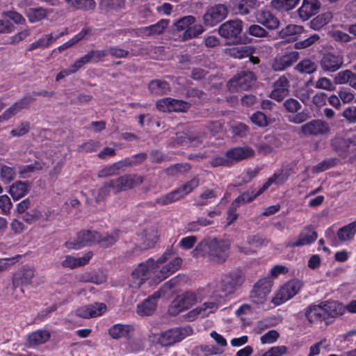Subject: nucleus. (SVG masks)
<instances>
[{
	"instance_id": "obj_40",
	"label": "nucleus",
	"mask_w": 356,
	"mask_h": 356,
	"mask_svg": "<svg viewBox=\"0 0 356 356\" xmlns=\"http://www.w3.org/2000/svg\"><path fill=\"white\" fill-rule=\"evenodd\" d=\"M169 19H161L157 23L141 29V33L146 36L161 34L168 26Z\"/></svg>"
},
{
	"instance_id": "obj_36",
	"label": "nucleus",
	"mask_w": 356,
	"mask_h": 356,
	"mask_svg": "<svg viewBox=\"0 0 356 356\" xmlns=\"http://www.w3.org/2000/svg\"><path fill=\"white\" fill-rule=\"evenodd\" d=\"M51 334L48 330H38L31 333L27 338V343L30 347H35L46 343Z\"/></svg>"
},
{
	"instance_id": "obj_42",
	"label": "nucleus",
	"mask_w": 356,
	"mask_h": 356,
	"mask_svg": "<svg viewBox=\"0 0 356 356\" xmlns=\"http://www.w3.org/2000/svg\"><path fill=\"white\" fill-rule=\"evenodd\" d=\"M148 88L151 93L156 95H162L170 91L169 83L159 79L151 81L148 84Z\"/></svg>"
},
{
	"instance_id": "obj_33",
	"label": "nucleus",
	"mask_w": 356,
	"mask_h": 356,
	"mask_svg": "<svg viewBox=\"0 0 356 356\" xmlns=\"http://www.w3.org/2000/svg\"><path fill=\"white\" fill-rule=\"evenodd\" d=\"M130 164H131V163L129 160L119 161L101 169L98 172L97 175L99 177H107L115 175L119 171L124 170Z\"/></svg>"
},
{
	"instance_id": "obj_21",
	"label": "nucleus",
	"mask_w": 356,
	"mask_h": 356,
	"mask_svg": "<svg viewBox=\"0 0 356 356\" xmlns=\"http://www.w3.org/2000/svg\"><path fill=\"white\" fill-rule=\"evenodd\" d=\"M330 131L329 124L321 120H312L301 127V132L305 136L323 135Z\"/></svg>"
},
{
	"instance_id": "obj_18",
	"label": "nucleus",
	"mask_w": 356,
	"mask_h": 356,
	"mask_svg": "<svg viewBox=\"0 0 356 356\" xmlns=\"http://www.w3.org/2000/svg\"><path fill=\"white\" fill-rule=\"evenodd\" d=\"M227 15V7L223 4H218L207 10L203 16L206 26H213L222 21Z\"/></svg>"
},
{
	"instance_id": "obj_47",
	"label": "nucleus",
	"mask_w": 356,
	"mask_h": 356,
	"mask_svg": "<svg viewBox=\"0 0 356 356\" xmlns=\"http://www.w3.org/2000/svg\"><path fill=\"white\" fill-rule=\"evenodd\" d=\"M76 9L83 10H93L96 3L94 0H65Z\"/></svg>"
},
{
	"instance_id": "obj_49",
	"label": "nucleus",
	"mask_w": 356,
	"mask_h": 356,
	"mask_svg": "<svg viewBox=\"0 0 356 356\" xmlns=\"http://www.w3.org/2000/svg\"><path fill=\"white\" fill-rule=\"evenodd\" d=\"M118 239V233L117 231H114L111 234H105L101 235L99 234L98 240L97 243H99L102 247H109L113 245Z\"/></svg>"
},
{
	"instance_id": "obj_2",
	"label": "nucleus",
	"mask_w": 356,
	"mask_h": 356,
	"mask_svg": "<svg viewBox=\"0 0 356 356\" xmlns=\"http://www.w3.org/2000/svg\"><path fill=\"white\" fill-rule=\"evenodd\" d=\"M229 249L228 242L210 238L200 242L193 250V255L207 257L212 261L222 263L227 258Z\"/></svg>"
},
{
	"instance_id": "obj_54",
	"label": "nucleus",
	"mask_w": 356,
	"mask_h": 356,
	"mask_svg": "<svg viewBox=\"0 0 356 356\" xmlns=\"http://www.w3.org/2000/svg\"><path fill=\"white\" fill-rule=\"evenodd\" d=\"M302 31V26L295 24H289L283 28L279 32V36L281 38H285L288 36H293L300 33Z\"/></svg>"
},
{
	"instance_id": "obj_25",
	"label": "nucleus",
	"mask_w": 356,
	"mask_h": 356,
	"mask_svg": "<svg viewBox=\"0 0 356 356\" xmlns=\"http://www.w3.org/2000/svg\"><path fill=\"white\" fill-rule=\"evenodd\" d=\"M317 238V234L309 227H305L301 231L298 236L287 243L286 246L290 248L304 246L311 244Z\"/></svg>"
},
{
	"instance_id": "obj_57",
	"label": "nucleus",
	"mask_w": 356,
	"mask_h": 356,
	"mask_svg": "<svg viewBox=\"0 0 356 356\" xmlns=\"http://www.w3.org/2000/svg\"><path fill=\"white\" fill-rule=\"evenodd\" d=\"M140 240L143 241L138 244V246L140 250H146L152 248L156 243V238L153 234H143L140 236Z\"/></svg>"
},
{
	"instance_id": "obj_26",
	"label": "nucleus",
	"mask_w": 356,
	"mask_h": 356,
	"mask_svg": "<svg viewBox=\"0 0 356 356\" xmlns=\"http://www.w3.org/2000/svg\"><path fill=\"white\" fill-rule=\"evenodd\" d=\"M343 63L342 56L334 54H325L321 60V66L325 72H336Z\"/></svg>"
},
{
	"instance_id": "obj_43",
	"label": "nucleus",
	"mask_w": 356,
	"mask_h": 356,
	"mask_svg": "<svg viewBox=\"0 0 356 356\" xmlns=\"http://www.w3.org/2000/svg\"><path fill=\"white\" fill-rule=\"evenodd\" d=\"M217 197V193L211 189L204 190L200 195L195 200L194 204L197 207L206 206L213 202Z\"/></svg>"
},
{
	"instance_id": "obj_15",
	"label": "nucleus",
	"mask_w": 356,
	"mask_h": 356,
	"mask_svg": "<svg viewBox=\"0 0 356 356\" xmlns=\"http://www.w3.org/2000/svg\"><path fill=\"white\" fill-rule=\"evenodd\" d=\"M255 22L268 30H275L280 26L279 19L267 8L257 10L254 13Z\"/></svg>"
},
{
	"instance_id": "obj_10",
	"label": "nucleus",
	"mask_w": 356,
	"mask_h": 356,
	"mask_svg": "<svg viewBox=\"0 0 356 356\" xmlns=\"http://www.w3.org/2000/svg\"><path fill=\"white\" fill-rule=\"evenodd\" d=\"M144 179L138 175H124L117 179L109 181L110 186L116 193L131 189L140 185Z\"/></svg>"
},
{
	"instance_id": "obj_32",
	"label": "nucleus",
	"mask_w": 356,
	"mask_h": 356,
	"mask_svg": "<svg viewBox=\"0 0 356 356\" xmlns=\"http://www.w3.org/2000/svg\"><path fill=\"white\" fill-rule=\"evenodd\" d=\"M92 257V252H88L84 255L79 257L67 255L61 261V265L64 268H69L71 269L83 266L89 262Z\"/></svg>"
},
{
	"instance_id": "obj_61",
	"label": "nucleus",
	"mask_w": 356,
	"mask_h": 356,
	"mask_svg": "<svg viewBox=\"0 0 356 356\" xmlns=\"http://www.w3.org/2000/svg\"><path fill=\"white\" fill-rule=\"evenodd\" d=\"M32 101L33 99L31 97H25L13 104L10 108L13 110L14 115H16L22 109L26 108Z\"/></svg>"
},
{
	"instance_id": "obj_48",
	"label": "nucleus",
	"mask_w": 356,
	"mask_h": 356,
	"mask_svg": "<svg viewBox=\"0 0 356 356\" xmlns=\"http://www.w3.org/2000/svg\"><path fill=\"white\" fill-rule=\"evenodd\" d=\"M227 51L230 56L239 59L248 57L252 54V50L248 46L233 47Z\"/></svg>"
},
{
	"instance_id": "obj_20",
	"label": "nucleus",
	"mask_w": 356,
	"mask_h": 356,
	"mask_svg": "<svg viewBox=\"0 0 356 356\" xmlns=\"http://www.w3.org/2000/svg\"><path fill=\"white\" fill-rule=\"evenodd\" d=\"M290 83L288 78L282 75L273 83V90L269 97L275 101L281 102L289 94Z\"/></svg>"
},
{
	"instance_id": "obj_1",
	"label": "nucleus",
	"mask_w": 356,
	"mask_h": 356,
	"mask_svg": "<svg viewBox=\"0 0 356 356\" xmlns=\"http://www.w3.org/2000/svg\"><path fill=\"white\" fill-rule=\"evenodd\" d=\"M169 255L170 253L165 252L156 261L149 259L139 264L131 273L129 286L138 289L149 278H151L152 284H156L177 271L181 267V259L175 257L163 265L168 259Z\"/></svg>"
},
{
	"instance_id": "obj_23",
	"label": "nucleus",
	"mask_w": 356,
	"mask_h": 356,
	"mask_svg": "<svg viewBox=\"0 0 356 356\" xmlns=\"http://www.w3.org/2000/svg\"><path fill=\"white\" fill-rule=\"evenodd\" d=\"M219 306L220 303L218 301L205 302L202 305L190 311L187 314V316L191 321L197 318H204L208 316L210 314L214 313Z\"/></svg>"
},
{
	"instance_id": "obj_44",
	"label": "nucleus",
	"mask_w": 356,
	"mask_h": 356,
	"mask_svg": "<svg viewBox=\"0 0 356 356\" xmlns=\"http://www.w3.org/2000/svg\"><path fill=\"white\" fill-rule=\"evenodd\" d=\"M356 232V220L340 228L337 232L339 239L343 242L352 239Z\"/></svg>"
},
{
	"instance_id": "obj_3",
	"label": "nucleus",
	"mask_w": 356,
	"mask_h": 356,
	"mask_svg": "<svg viewBox=\"0 0 356 356\" xmlns=\"http://www.w3.org/2000/svg\"><path fill=\"white\" fill-rule=\"evenodd\" d=\"M199 185L200 179L197 177H195L174 191L160 196L156 199V202L161 205H166L178 201L191 193Z\"/></svg>"
},
{
	"instance_id": "obj_17",
	"label": "nucleus",
	"mask_w": 356,
	"mask_h": 356,
	"mask_svg": "<svg viewBox=\"0 0 356 356\" xmlns=\"http://www.w3.org/2000/svg\"><path fill=\"white\" fill-rule=\"evenodd\" d=\"M320 305L324 317V321L327 323L330 319L337 318L343 314L345 312L344 306L338 301H323L320 303Z\"/></svg>"
},
{
	"instance_id": "obj_34",
	"label": "nucleus",
	"mask_w": 356,
	"mask_h": 356,
	"mask_svg": "<svg viewBox=\"0 0 356 356\" xmlns=\"http://www.w3.org/2000/svg\"><path fill=\"white\" fill-rule=\"evenodd\" d=\"M206 138V134L203 132H197L196 134H186L181 133L177 135L176 140L178 143L184 145L197 146L202 143V140Z\"/></svg>"
},
{
	"instance_id": "obj_19",
	"label": "nucleus",
	"mask_w": 356,
	"mask_h": 356,
	"mask_svg": "<svg viewBox=\"0 0 356 356\" xmlns=\"http://www.w3.org/2000/svg\"><path fill=\"white\" fill-rule=\"evenodd\" d=\"M107 307L103 302H95L79 307L76 315L83 318H92L102 316L106 312Z\"/></svg>"
},
{
	"instance_id": "obj_4",
	"label": "nucleus",
	"mask_w": 356,
	"mask_h": 356,
	"mask_svg": "<svg viewBox=\"0 0 356 356\" xmlns=\"http://www.w3.org/2000/svg\"><path fill=\"white\" fill-rule=\"evenodd\" d=\"M199 185L200 179L197 177H195L174 191L160 196L156 199V202L161 205H166L178 201L191 193Z\"/></svg>"
},
{
	"instance_id": "obj_37",
	"label": "nucleus",
	"mask_w": 356,
	"mask_h": 356,
	"mask_svg": "<svg viewBox=\"0 0 356 356\" xmlns=\"http://www.w3.org/2000/svg\"><path fill=\"white\" fill-rule=\"evenodd\" d=\"M134 332V327L131 325L115 324L108 330L110 336L113 339L129 337Z\"/></svg>"
},
{
	"instance_id": "obj_31",
	"label": "nucleus",
	"mask_w": 356,
	"mask_h": 356,
	"mask_svg": "<svg viewBox=\"0 0 356 356\" xmlns=\"http://www.w3.org/2000/svg\"><path fill=\"white\" fill-rule=\"evenodd\" d=\"M291 174V168L282 167L278 172L270 177L262 186L263 190H267L273 184H280L286 181Z\"/></svg>"
},
{
	"instance_id": "obj_50",
	"label": "nucleus",
	"mask_w": 356,
	"mask_h": 356,
	"mask_svg": "<svg viewBox=\"0 0 356 356\" xmlns=\"http://www.w3.org/2000/svg\"><path fill=\"white\" fill-rule=\"evenodd\" d=\"M42 164L38 161H35L34 163L29 165H19L18 167V171L20 176L22 178H25L27 177L30 173L42 170Z\"/></svg>"
},
{
	"instance_id": "obj_24",
	"label": "nucleus",
	"mask_w": 356,
	"mask_h": 356,
	"mask_svg": "<svg viewBox=\"0 0 356 356\" xmlns=\"http://www.w3.org/2000/svg\"><path fill=\"white\" fill-rule=\"evenodd\" d=\"M219 306L220 303L218 301L205 302L202 305L190 311L187 314V316L191 321L197 318H204L208 316L210 314L214 313Z\"/></svg>"
},
{
	"instance_id": "obj_55",
	"label": "nucleus",
	"mask_w": 356,
	"mask_h": 356,
	"mask_svg": "<svg viewBox=\"0 0 356 356\" xmlns=\"http://www.w3.org/2000/svg\"><path fill=\"white\" fill-rule=\"evenodd\" d=\"M110 188H111L110 184L109 182H107L102 187L97 190L92 191V195L95 198L96 202L103 201L108 195Z\"/></svg>"
},
{
	"instance_id": "obj_39",
	"label": "nucleus",
	"mask_w": 356,
	"mask_h": 356,
	"mask_svg": "<svg viewBox=\"0 0 356 356\" xmlns=\"http://www.w3.org/2000/svg\"><path fill=\"white\" fill-rule=\"evenodd\" d=\"M52 12L51 9L38 7L30 8L26 13V15L31 23H35L47 18L48 15Z\"/></svg>"
},
{
	"instance_id": "obj_53",
	"label": "nucleus",
	"mask_w": 356,
	"mask_h": 356,
	"mask_svg": "<svg viewBox=\"0 0 356 356\" xmlns=\"http://www.w3.org/2000/svg\"><path fill=\"white\" fill-rule=\"evenodd\" d=\"M190 169L191 165L188 163H177L168 167L166 169V173L170 176H175L178 174L187 172Z\"/></svg>"
},
{
	"instance_id": "obj_7",
	"label": "nucleus",
	"mask_w": 356,
	"mask_h": 356,
	"mask_svg": "<svg viewBox=\"0 0 356 356\" xmlns=\"http://www.w3.org/2000/svg\"><path fill=\"white\" fill-rule=\"evenodd\" d=\"M302 286L298 280H291L283 284L272 298V303L277 306L282 305L296 295Z\"/></svg>"
},
{
	"instance_id": "obj_58",
	"label": "nucleus",
	"mask_w": 356,
	"mask_h": 356,
	"mask_svg": "<svg viewBox=\"0 0 356 356\" xmlns=\"http://www.w3.org/2000/svg\"><path fill=\"white\" fill-rule=\"evenodd\" d=\"M248 33L249 35L257 37L265 38L268 35V32L261 26L259 24L250 25L248 28Z\"/></svg>"
},
{
	"instance_id": "obj_30",
	"label": "nucleus",
	"mask_w": 356,
	"mask_h": 356,
	"mask_svg": "<svg viewBox=\"0 0 356 356\" xmlns=\"http://www.w3.org/2000/svg\"><path fill=\"white\" fill-rule=\"evenodd\" d=\"M321 4L318 0H303L301 7L298 9L299 17L304 21L316 15Z\"/></svg>"
},
{
	"instance_id": "obj_6",
	"label": "nucleus",
	"mask_w": 356,
	"mask_h": 356,
	"mask_svg": "<svg viewBox=\"0 0 356 356\" xmlns=\"http://www.w3.org/2000/svg\"><path fill=\"white\" fill-rule=\"evenodd\" d=\"M243 281L242 273L239 270H234L223 275L218 282L217 287L220 291L228 296L234 293L236 289L241 286Z\"/></svg>"
},
{
	"instance_id": "obj_14",
	"label": "nucleus",
	"mask_w": 356,
	"mask_h": 356,
	"mask_svg": "<svg viewBox=\"0 0 356 356\" xmlns=\"http://www.w3.org/2000/svg\"><path fill=\"white\" fill-rule=\"evenodd\" d=\"M243 22L239 19L228 20L219 26L218 33L226 39H237L243 30Z\"/></svg>"
},
{
	"instance_id": "obj_45",
	"label": "nucleus",
	"mask_w": 356,
	"mask_h": 356,
	"mask_svg": "<svg viewBox=\"0 0 356 356\" xmlns=\"http://www.w3.org/2000/svg\"><path fill=\"white\" fill-rule=\"evenodd\" d=\"M156 307V302L151 301V300L146 298L137 305L136 313L141 316H149L154 312Z\"/></svg>"
},
{
	"instance_id": "obj_59",
	"label": "nucleus",
	"mask_w": 356,
	"mask_h": 356,
	"mask_svg": "<svg viewBox=\"0 0 356 356\" xmlns=\"http://www.w3.org/2000/svg\"><path fill=\"white\" fill-rule=\"evenodd\" d=\"M283 106L286 111L291 113H296L298 112L302 107L300 102L293 98H289L285 100Z\"/></svg>"
},
{
	"instance_id": "obj_28",
	"label": "nucleus",
	"mask_w": 356,
	"mask_h": 356,
	"mask_svg": "<svg viewBox=\"0 0 356 356\" xmlns=\"http://www.w3.org/2000/svg\"><path fill=\"white\" fill-rule=\"evenodd\" d=\"M298 56L299 54L297 51H291L283 56H276L272 63V68L275 71H283L296 62Z\"/></svg>"
},
{
	"instance_id": "obj_56",
	"label": "nucleus",
	"mask_w": 356,
	"mask_h": 356,
	"mask_svg": "<svg viewBox=\"0 0 356 356\" xmlns=\"http://www.w3.org/2000/svg\"><path fill=\"white\" fill-rule=\"evenodd\" d=\"M353 72L344 70L337 73L334 76V83L337 85H348Z\"/></svg>"
},
{
	"instance_id": "obj_64",
	"label": "nucleus",
	"mask_w": 356,
	"mask_h": 356,
	"mask_svg": "<svg viewBox=\"0 0 356 356\" xmlns=\"http://www.w3.org/2000/svg\"><path fill=\"white\" fill-rule=\"evenodd\" d=\"M342 116L350 124L356 122V106H349L342 113Z\"/></svg>"
},
{
	"instance_id": "obj_38",
	"label": "nucleus",
	"mask_w": 356,
	"mask_h": 356,
	"mask_svg": "<svg viewBox=\"0 0 356 356\" xmlns=\"http://www.w3.org/2000/svg\"><path fill=\"white\" fill-rule=\"evenodd\" d=\"M305 316L307 320L311 323H317L320 321H324V317L320 304L312 305L307 307L305 310Z\"/></svg>"
},
{
	"instance_id": "obj_5",
	"label": "nucleus",
	"mask_w": 356,
	"mask_h": 356,
	"mask_svg": "<svg viewBox=\"0 0 356 356\" xmlns=\"http://www.w3.org/2000/svg\"><path fill=\"white\" fill-rule=\"evenodd\" d=\"M196 20L195 17L188 15L179 18L174 22V26L178 31H184L182 38L188 40L197 37L204 32L201 24H195Z\"/></svg>"
},
{
	"instance_id": "obj_9",
	"label": "nucleus",
	"mask_w": 356,
	"mask_h": 356,
	"mask_svg": "<svg viewBox=\"0 0 356 356\" xmlns=\"http://www.w3.org/2000/svg\"><path fill=\"white\" fill-rule=\"evenodd\" d=\"M193 329L189 326L170 329L159 336L158 342L163 346H171L191 335Z\"/></svg>"
},
{
	"instance_id": "obj_46",
	"label": "nucleus",
	"mask_w": 356,
	"mask_h": 356,
	"mask_svg": "<svg viewBox=\"0 0 356 356\" xmlns=\"http://www.w3.org/2000/svg\"><path fill=\"white\" fill-rule=\"evenodd\" d=\"M332 17V14L330 12L319 15L310 22V27L314 30H319L328 24Z\"/></svg>"
},
{
	"instance_id": "obj_22",
	"label": "nucleus",
	"mask_w": 356,
	"mask_h": 356,
	"mask_svg": "<svg viewBox=\"0 0 356 356\" xmlns=\"http://www.w3.org/2000/svg\"><path fill=\"white\" fill-rule=\"evenodd\" d=\"M219 306L220 303L218 301L205 302L202 305L190 311L187 314V316L191 321L197 318H204L208 316L210 314L214 313Z\"/></svg>"
},
{
	"instance_id": "obj_35",
	"label": "nucleus",
	"mask_w": 356,
	"mask_h": 356,
	"mask_svg": "<svg viewBox=\"0 0 356 356\" xmlns=\"http://www.w3.org/2000/svg\"><path fill=\"white\" fill-rule=\"evenodd\" d=\"M258 6L257 0H238L234 4L232 10L236 15H245Z\"/></svg>"
},
{
	"instance_id": "obj_60",
	"label": "nucleus",
	"mask_w": 356,
	"mask_h": 356,
	"mask_svg": "<svg viewBox=\"0 0 356 356\" xmlns=\"http://www.w3.org/2000/svg\"><path fill=\"white\" fill-rule=\"evenodd\" d=\"M252 122L259 127H265L268 125L266 116L261 111L253 113L250 118Z\"/></svg>"
},
{
	"instance_id": "obj_27",
	"label": "nucleus",
	"mask_w": 356,
	"mask_h": 356,
	"mask_svg": "<svg viewBox=\"0 0 356 356\" xmlns=\"http://www.w3.org/2000/svg\"><path fill=\"white\" fill-rule=\"evenodd\" d=\"M254 154V149L247 145L230 149L226 152V155L231 164L241 160L249 159Z\"/></svg>"
},
{
	"instance_id": "obj_13",
	"label": "nucleus",
	"mask_w": 356,
	"mask_h": 356,
	"mask_svg": "<svg viewBox=\"0 0 356 356\" xmlns=\"http://www.w3.org/2000/svg\"><path fill=\"white\" fill-rule=\"evenodd\" d=\"M98 238L99 233L97 232L83 231L78 233L75 238L67 241L65 245L68 249L78 250L96 243Z\"/></svg>"
},
{
	"instance_id": "obj_12",
	"label": "nucleus",
	"mask_w": 356,
	"mask_h": 356,
	"mask_svg": "<svg viewBox=\"0 0 356 356\" xmlns=\"http://www.w3.org/2000/svg\"><path fill=\"white\" fill-rule=\"evenodd\" d=\"M273 286L272 282L268 278L259 280L250 292V298L256 305L264 304L267 296L270 292Z\"/></svg>"
},
{
	"instance_id": "obj_62",
	"label": "nucleus",
	"mask_w": 356,
	"mask_h": 356,
	"mask_svg": "<svg viewBox=\"0 0 356 356\" xmlns=\"http://www.w3.org/2000/svg\"><path fill=\"white\" fill-rule=\"evenodd\" d=\"M15 175V170L9 166L3 165L1 168V178L5 183L12 181Z\"/></svg>"
},
{
	"instance_id": "obj_11",
	"label": "nucleus",
	"mask_w": 356,
	"mask_h": 356,
	"mask_svg": "<svg viewBox=\"0 0 356 356\" xmlns=\"http://www.w3.org/2000/svg\"><path fill=\"white\" fill-rule=\"evenodd\" d=\"M197 302V298L193 292H186L176 297L168 308L170 315L175 316L189 309Z\"/></svg>"
},
{
	"instance_id": "obj_52",
	"label": "nucleus",
	"mask_w": 356,
	"mask_h": 356,
	"mask_svg": "<svg viewBox=\"0 0 356 356\" xmlns=\"http://www.w3.org/2000/svg\"><path fill=\"white\" fill-rule=\"evenodd\" d=\"M296 69L301 73L312 74L316 70V65L309 59H305L296 65Z\"/></svg>"
},
{
	"instance_id": "obj_16",
	"label": "nucleus",
	"mask_w": 356,
	"mask_h": 356,
	"mask_svg": "<svg viewBox=\"0 0 356 356\" xmlns=\"http://www.w3.org/2000/svg\"><path fill=\"white\" fill-rule=\"evenodd\" d=\"M189 107L190 104L186 102L170 97L163 98L156 102V108L162 112H185Z\"/></svg>"
},
{
	"instance_id": "obj_63",
	"label": "nucleus",
	"mask_w": 356,
	"mask_h": 356,
	"mask_svg": "<svg viewBox=\"0 0 356 356\" xmlns=\"http://www.w3.org/2000/svg\"><path fill=\"white\" fill-rule=\"evenodd\" d=\"M337 93L341 101L344 104L352 102L356 97L355 94L348 88H341Z\"/></svg>"
},
{
	"instance_id": "obj_8",
	"label": "nucleus",
	"mask_w": 356,
	"mask_h": 356,
	"mask_svg": "<svg viewBox=\"0 0 356 356\" xmlns=\"http://www.w3.org/2000/svg\"><path fill=\"white\" fill-rule=\"evenodd\" d=\"M256 82L254 74L250 71H242L230 79L227 86L232 92H238L241 90H248L252 88Z\"/></svg>"
},
{
	"instance_id": "obj_41",
	"label": "nucleus",
	"mask_w": 356,
	"mask_h": 356,
	"mask_svg": "<svg viewBox=\"0 0 356 356\" xmlns=\"http://www.w3.org/2000/svg\"><path fill=\"white\" fill-rule=\"evenodd\" d=\"M30 188L29 182L17 181L10 186L9 193L14 200H17L24 196Z\"/></svg>"
},
{
	"instance_id": "obj_51",
	"label": "nucleus",
	"mask_w": 356,
	"mask_h": 356,
	"mask_svg": "<svg viewBox=\"0 0 356 356\" xmlns=\"http://www.w3.org/2000/svg\"><path fill=\"white\" fill-rule=\"evenodd\" d=\"M339 160L337 158H331L324 160L317 165L313 166L312 171L313 173H319L337 165Z\"/></svg>"
},
{
	"instance_id": "obj_29",
	"label": "nucleus",
	"mask_w": 356,
	"mask_h": 356,
	"mask_svg": "<svg viewBox=\"0 0 356 356\" xmlns=\"http://www.w3.org/2000/svg\"><path fill=\"white\" fill-rule=\"evenodd\" d=\"M34 277V269L24 266L13 277V286L15 289L19 286L29 285Z\"/></svg>"
}]
</instances>
